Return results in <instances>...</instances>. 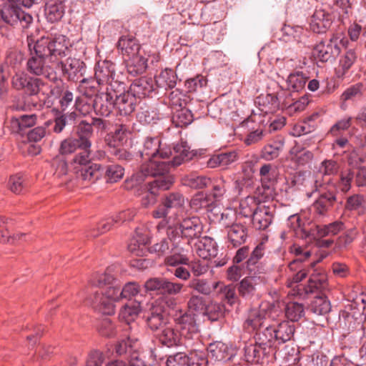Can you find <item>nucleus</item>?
<instances>
[{
	"mask_svg": "<svg viewBox=\"0 0 366 366\" xmlns=\"http://www.w3.org/2000/svg\"><path fill=\"white\" fill-rule=\"evenodd\" d=\"M274 348L262 336V332H256L255 343L244 347V357L248 362L261 363L264 358L272 355Z\"/></svg>",
	"mask_w": 366,
	"mask_h": 366,
	"instance_id": "f8f14e48",
	"label": "nucleus"
},
{
	"mask_svg": "<svg viewBox=\"0 0 366 366\" xmlns=\"http://www.w3.org/2000/svg\"><path fill=\"white\" fill-rule=\"evenodd\" d=\"M284 142L282 140L274 141L265 145L261 152V157L267 161L273 160L280 155Z\"/></svg>",
	"mask_w": 366,
	"mask_h": 366,
	"instance_id": "603ef678",
	"label": "nucleus"
},
{
	"mask_svg": "<svg viewBox=\"0 0 366 366\" xmlns=\"http://www.w3.org/2000/svg\"><path fill=\"white\" fill-rule=\"evenodd\" d=\"M139 156L148 162L141 166L139 171L132 176V181L142 186L141 204L149 207L157 202V197L162 192L168 190L174 182V177L169 172L170 166L177 167L192 159L193 154L185 141L174 144L172 147L162 144L157 137H147L143 142V149Z\"/></svg>",
	"mask_w": 366,
	"mask_h": 366,
	"instance_id": "f257e3e1",
	"label": "nucleus"
},
{
	"mask_svg": "<svg viewBox=\"0 0 366 366\" xmlns=\"http://www.w3.org/2000/svg\"><path fill=\"white\" fill-rule=\"evenodd\" d=\"M130 92L136 99L153 97L157 94V88L154 79L142 77L135 79L130 85Z\"/></svg>",
	"mask_w": 366,
	"mask_h": 366,
	"instance_id": "5701e85b",
	"label": "nucleus"
},
{
	"mask_svg": "<svg viewBox=\"0 0 366 366\" xmlns=\"http://www.w3.org/2000/svg\"><path fill=\"white\" fill-rule=\"evenodd\" d=\"M110 153L113 154L118 160L129 163L134 160V154L128 152L122 147H118V145L114 144L110 149Z\"/></svg>",
	"mask_w": 366,
	"mask_h": 366,
	"instance_id": "338daca9",
	"label": "nucleus"
},
{
	"mask_svg": "<svg viewBox=\"0 0 366 366\" xmlns=\"http://www.w3.org/2000/svg\"><path fill=\"white\" fill-rule=\"evenodd\" d=\"M275 307L269 302L262 303L258 307L251 308L247 313L244 325L251 327L253 330H258L265 325L269 319H274L273 313Z\"/></svg>",
	"mask_w": 366,
	"mask_h": 366,
	"instance_id": "dca6fc26",
	"label": "nucleus"
},
{
	"mask_svg": "<svg viewBox=\"0 0 366 366\" xmlns=\"http://www.w3.org/2000/svg\"><path fill=\"white\" fill-rule=\"evenodd\" d=\"M169 253L164 259L166 266L187 265L189 263L188 251L175 243L172 244Z\"/></svg>",
	"mask_w": 366,
	"mask_h": 366,
	"instance_id": "e433bc0d",
	"label": "nucleus"
},
{
	"mask_svg": "<svg viewBox=\"0 0 366 366\" xmlns=\"http://www.w3.org/2000/svg\"><path fill=\"white\" fill-rule=\"evenodd\" d=\"M246 269L245 263L240 264L233 262V264L227 269V279L230 281L237 282L245 274Z\"/></svg>",
	"mask_w": 366,
	"mask_h": 366,
	"instance_id": "0e129e2a",
	"label": "nucleus"
},
{
	"mask_svg": "<svg viewBox=\"0 0 366 366\" xmlns=\"http://www.w3.org/2000/svg\"><path fill=\"white\" fill-rule=\"evenodd\" d=\"M207 357L215 362H227L235 356V350L222 341L210 342L207 347Z\"/></svg>",
	"mask_w": 366,
	"mask_h": 366,
	"instance_id": "4be33fe9",
	"label": "nucleus"
},
{
	"mask_svg": "<svg viewBox=\"0 0 366 366\" xmlns=\"http://www.w3.org/2000/svg\"><path fill=\"white\" fill-rule=\"evenodd\" d=\"M157 230H166L167 235L171 239H183L188 244L202 235L204 224L197 215H184L176 222L164 219L157 226Z\"/></svg>",
	"mask_w": 366,
	"mask_h": 366,
	"instance_id": "423d86ee",
	"label": "nucleus"
},
{
	"mask_svg": "<svg viewBox=\"0 0 366 366\" xmlns=\"http://www.w3.org/2000/svg\"><path fill=\"white\" fill-rule=\"evenodd\" d=\"M77 114L75 112L61 113L59 112L54 119L53 130L55 133H61L66 125L75 121Z\"/></svg>",
	"mask_w": 366,
	"mask_h": 366,
	"instance_id": "3c124183",
	"label": "nucleus"
},
{
	"mask_svg": "<svg viewBox=\"0 0 366 366\" xmlns=\"http://www.w3.org/2000/svg\"><path fill=\"white\" fill-rule=\"evenodd\" d=\"M141 292L139 285L135 282H129L122 288V298L131 300L136 298Z\"/></svg>",
	"mask_w": 366,
	"mask_h": 366,
	"instance_id": "69168bd1",
	"label": "nucleus"
},
{
	"mask_svg": "<svg viewBox=\"0 0 366 366\" xmlns=\"http://www.w3.org/2000/svg\"><path fill=\"white\" fill-rule=\"evenodd\" d=\"M341 46L345 49V51L340 56L338 66L336 69V75L338 78H343L347 74L358 59L357 46L352 44L347 39H341Z\"/></svg>",
	"mask_w": 366,
	"mask_h": 366,
	"instance_id": "f3484780",
	"label": "nucleus"
},
{
	"mask_svg": "<svg viewBox=\"0 0 366 366\" xmlns=\"http://www.w3.org/2000/svg\"><path fill=\"white\" fill-rule=\"evenodd\" d=\"M295 332V326L290 321L284 320L278 323H273L266 326L261 331L262 336L270 343V346L274 347V345H281L292 340Z\"/></svg>",
	"mask_w": 366,
	"mask_h": 366,
	"instance_id": "9d476101",
	"label": "nucleus"
},
{
	"mask_svg": "<svg viewBox=\"0 0 366 366\" xmlns=\"http://www.w3.org/2000/svg\"><path fill=\"white\" fill-rule=\"evenodd\" d=\"M327 287V277L325 272L314 269L310 274L307 285H298L296 287L297 295L305 298L307 295L319 290H324Z\"/></svg>",
	"mask_w": 366,
	"mask_h": 366,
	"instance_id": "6ab92c4d",
	"label": "nucleus"
},
{
	"mask_svg": "<svg viewBox=\"0 0 366 366\" xmlns=\"http://www.w3.org/2000/svg\"><path fill=\"white\" fill-rule=\"evenodd\" d=\"M307 77L302 71H297L290 73L287 79V88L292 92L302 91L306 84Z\"/></svg>",
	"mask_w": 366,
	"mask_h": 366,
	"instance_id": "49530a36",
	"label": "nucleus"
},
{
	"mask_svg": "<svg viewBox=\"0 0 366 366\" xmlns=\"http://www.w3.org/2000/svg\"><path fill=\"white\" fill-rule=\"evenodd\" d=\"M176 239H171L168 236L167 238L162 239L159 242L153 244L149 250L151 252L156 253L158 256L165 255L169 254L172 248V241Z\"/></svg>",
	"mask_w": 366,
	"mask_h": 366,
	"instance_id": "680f3d73",
	"label": "nucleus"
},
{
	"mask_svg": "<svg viewBox=\"0 0 366 366\" xmlns=\"http://www.w3.org/2000/svg\"><path fill=\"white\" fill-rule=\"evenodd\" d=\"M177 75L176 72L169 68L162 70L159 74L154 76V84L157 89L164 91L174 89L177 85Z\"/></svg>",
	"mask_w": 366,
	"mask_h": 366,
	"instance_id": "f704fd0d",
	"label": "nucleus"
},
{
	"mask_svg": "<svg viewBox=\"0 0 366 366\" xmlns=\"http://www.w3.org/2000/svg\"><path fill=\"white\" fill-rule=\"evenodd\" d=\"M331 15L325 10H315L311 17L310 23V29L315 33L323 34L332 24Z\"/></svg>",
	"mask_w": 366,
	"mask_h": 366,
	"instance_id": "473e14b6",
	"label": "nucleus"
},
{
	"mask_svg": "<svg viewBox=\"0 0 366 366\" xmlns=\"http://www.w3.org/2000/svg\"><path fill=\"white\" fill-rule=\"evenodd\" d=\"M238 159L239 152L236 150L221 152L212 156L207 161V167L209 168L221 167L225 169L232 164L236 162Z\"/></svg>",
	"mask_w": 366,
	"mask_h": 366,
	"instance_id": "2f4dec72",
	"label": "nucleus"
},
{
	"mask_svg": "<svg viewBox=\"0 0 366 366\" xmlns=\"http://www.w3.org/2000/svg\"><path fill=\"white\" fill-rule=\"evenodd\" d=\"M168 99V104L172 111L183 107L188 103V97L178 89L170 92Z\"/></svg>",
	"mask_w": 366,
	"mask_h": 366,
	"instance_id": "6e6d98bb",
	"label": "nucleus"
},
{
	"mask_svg": "<svg viewBox=\"0 0 366 366\" xmlns=\"http://www.w3.org/2000/svg\"><path fill=\"white\" fill-rule=\"evenodd\" d=\"M183 284L177 282H172L163 278L161 294L176 295L179 294L183 289Z\"/></svg>",
	"mask_w": 366,
	"mask_h": 366,
	"instance_id": "e2e57ef3",
	"label": "nucleus"
},
{
	"mask_svg": "<svg viewBox=\"0 0 366 366\" xmlns=\"http://www.w3.org/2000/svg\"><path fill=\"white\" fill-rule=\"evenodd\" d=\"M225 192L224 182L223 180L216 182L212 184V190L206 193L204 197L201 199L200 206L207 207V211H212L215 204L222 200Z\"/></svg>",
	"mask_w": 366,
	"mask_h": 366,
	"instance_id": "cd10ccee",
	"label": "nucleus"
},
{
	"mask_svg": "<svg viewBox=\"0 0 366 366\" xmlns=\"http://www.w3.org/2000/svg\"><path fill=\"white\" fill-rule=\"evenodd\" d=\"M167 366H189V354L184 352H177L168 357Z\"/></svg>",
	"mask_w": 366,
	"mask_h": 366,
	"instance_id": "774afa93",
	"label": "nucleus"
},
{
	"mask_svg": "<svg viewBox=\"0 0 366 366\" xmlns=\"http://www.w3.org/2000/svg\"><path fill=\"white\" fill-rule=\"evenodd\" d=\"M148 67V59L140 54L129 57L127 62V72L133 76L142 74Z\"/></svg>",
	"mask_w": 366,
	"mask_h": 366,
	"instance_id": "ea45409f",
	"label": "nucleus"
},
{
	"mask_svg": "<svg viewBox=\"0 0 366 366\" xmlns=\"http://www.w3.org/2000/svg\"><path fill=\"white\" fill-rule=\"evenodd\" d=\"M94 77L99 85H107L110 90L119 92L124 89V82L115 72V64L109 60L99 61L94 67Z\"/></svg>",
	"mask_w": 366,
	"mask_h": 366,
	"instance_id": "1a4fd4ad",
	"label": "nucleus"
},
{
	"mask_svg": "<svg viewBox=\"0 0 366 366\" xmlns=\"http://www.w3.org/2000/svg\"><path fill=\"white\" fill-rule=\"evenodd\" d=\"M156 337L162 345L169 348L184 346L185 342L177 328L173 327L169 323L157 333Z\"/></svg>",
	"mask_w": 366,
	"mask_h": 366,
	"instance_id": "393cba45",
	"label": "nucleus"
},
{
	"mask_svg": "<svg viewBox=\"0 0 366 366\" xmlns=\"http://www.w3.org/2000/svg\"><path fill=\"white\" fill-rule=\"evenodd\" d=\"M341 39L337 34H332L329 39L320 41L313 48L315 59L321 63L335 60L340 54Z\"/></svg>",
	"mask_w": 366,
	"mask_h": 366,
	"instance_id": "9b49d317",
	"label": "nucleus"
},
{
	"mask_svg": "<svg viewBox=\"0 0 366 366\" xmlns=\"http://www.w3.org/2000/svg\"><path fill=\"white\" fill-rule=\"evenodd\" d=\"M140 343L134 337H129L122 340L115 345L114 351L117 355L132 361V366H145V362L140 357Z\"/></svg>",
	"mask_w": 366,
	"mask_h": 366,
	"instance_id": "ddd939ff",
	"label": "nucleus"
},
{
	"mask_svg": "<svg viewBox=\"0 0 366 366\" xmlns=\"http://www.w3.org/2000/svg\"><path fill=\"white\" fill-rule=\"evenodd\" d=\"M66 5L62 0H48L45 4L44 15L47 21L58 22L64 17Z\"/></svg>",
	"mask_w": 366,
	"mask_h": 366,
	"instance_id": "72a5a7b5",
	"label": "nucleus"
},
{
	"mask_svg": "<svg viewBox=\"0 0 366 366\" xmlns=\"http://www.w3.org/2000/svg\"><path fill=\"white\" fill-rule=\"evenodd\" d=\"M56 86L51 89V94L58 96L59 98V104L61 109L60 112H65L70 106L74 104V94L68 89H65L62 80L56 83Z\"/></svg>",
	"mask_w": 366,
	"mask_h": 366,
	"instance_id": "4c0bfd02",
	"label": "nucleus"
},
{
	"mask_svg": "<svg viewBox=\"0 0 366 366\" xmlns=\"http://www.w3.org/2000/svg\"><path fill=\"white\" fill-rule=\"evenodd\" d=\"M182 184L193 189H202L211 185L212 180L207 176L192 172L182 177Z\"/></svg>",
	"mask_w": 366,
	"mask_h": 366,
	"instance_id": "58836bf2",
	"label": "nucleus"
},
{
	"mask_svg": "<svg viewBox=\"0 0 366 366\" xmlns=\"http://www.w3.org/2000/svg\"><path fill=\"white\" fill-rule=\"evenodd\" d=\"M290 251L296 257V258L289 264L290 270H295L297 264H304L303 262L311 256V251L310 249L296 244L290 247Z\"/></svg>",
	"mask_w": 366,
	"mask_h": 366,
	"instance_id": "09e8293b",
	"label": "nucleus"
},
{
	"mask_svg": "<svg viewBox=\"0 0 366 366\" xmlns=\"http://www.w3.org/2000/svg\"><path fill=\"white\" fill-rule=\"evenodd\" d=\"M309 309L317 315H325L331 310L330 301L325 295L317 296L311 302Z\"/></svg>",
	"mask_w": 366,
	"mask_h": 366,
	"instance_id": "a18cd8bd",
	"label": "nucleus"
},
{
	"mask_svg": "<svg viewBox=\"0 0 366 366\" xmlns=\"http://www.w3.org/2000/svg\"><path fill=\"white\" fill-rule=\"evenodd\" d=\"M162 204L168 210L172 208H179L184 204V197L178 192H171L165 196L162 201Z\"/></svg>",
	"mask_w": 366,
	"mask_h": 366,
	"instance_id": "052dcab7",
	"label": "nucleus"
},
{
	"mask_svg": "<svg viewBox=\"0 0 366 366\" xmlns=\"http://www.w3.org/2000/svg\"><path fill=\"white\" fill-rule=\"evenodd\" d=\"M145 319L148 328L157 333L169 324L164 300L157 299L152 303Z\"/></svg>",
	"mask_w": 366,
	"mask_h": 366,
	"instance_id": "2eb2a0df",
	"label": "nucleus"
},
{
	"mask_svg": "<svg viewBox=\"0 0 366 366\" xmlns=\"http://www.w3.org/2000/svg\"><path fill=\"white\" fill-rule=\"evenodd\" d=\"M91 285L100 290L94 291L93 295L88 298L94 310L105 315L114 314V302L122 299V288L110 270L108 269L103 274H96L91 280Z\"/></svg>",
	"mask_w": 366,
	"mask_h": 366,
	"instance_id": "39448f33",
	"label": "nucleus"
},
{
	"mask_svg": "<svg viewBox=\"0 0 366 366\" xmlns=\"http://www.w3.org/2000/svg\"><path fill=\"white\" fill-rule=\"evenodd\" d=\"M70 40L63 34H56L51 38L43 37L34 44H29V58L26 70L36 76H42L49 81H60L56 71L47 62H56L70 54Z\"/></svg>",
	"mask_w": 366,
	"mask_h": 366,
	"instance_id": "f03ea898",
	"label": "nucleus"
},
{
	"mask_svg": "<svg viewBox=\"0 0 366 366\" xmlns=\"http://www.w3.org/2000/svg\"><path fill=\"white\" fill-rule=\"evenodd\" d=\"M337 171L338 165L332 159L323 161L319 167L317 177L323 179L315 180V192L318 193V197L312 205V211L317 219L326 216L337 201L336 182L330 177Z\"/></svg>",
	"mask_w": 366,
	"mask_h": 366,
	"instance_id": "20e7f679",
	"label": "nucleus"
},
{
	"mask_svg": "<svg viewBox=\"0 0 366 366\" xmlns=\"http://www.w3.org/2000/svg\"><path fill=\"white\" fill-rule=\"evenodd\" d=\"M41 0H8L0 9V34L6 35L9 27L27 29L33 22L32 16L24 11L21 6L30 8Z\"/></svg>",
	"mask_w": 366,
	"mask_h": 366,
	"instance_id": "0eeeda50",
	"label": "nucleus"
},
{
	"mask_svg": "<svg viewBox=\"0 0 366 366\" xmlns=\"http://www.w3.org/2000/svg\"><path fill=\"white\" fill-rule=\"evenodd\" d=\"M219 293L223 301L229 305L232 306L238 301V296L236 293V288L233 285H219Z\"/></svg>",
	"mask_w": 366,
	"mask_h": 366,
	"instance_id": "13d9d810",
	"label": "nucleus"
},
{
	"mask_svg": "<svg viewBox=\"0 0 366 366\" xmlns=\"http://www.w3.org/2000/svg\"><path fill=\"white\" fill-rule=\"evenodd\" d=\"M285 315L290 322H297L305 316V307L297 302H290L285 306Z\"/></svg>",
	"mask_w": 366,
	"mask_h": 366,
	"instance_id": "8fccbe9b",
	"label": "nucleus"
},
{
	"mask_svg": "<svg viewBox=\"0 0 366 366\" xmlns=\"http://www.w3.org/2000/svg\"><path fill=\"white\" fill-rule=\"evenodd\" d=\"M91 141L69 137L61 141L59 153L62 155L77 152L71 162V167L77 179L89 183H94L102 178L103 169L100 164L91 160Z\"/></svg>",
	"mask_w": 366,
	"mask_h": 366,
	"instance_id": "7ed1b4c3",
	"label": "nucleus"
},
{
	"mask_svg": "<svg viewBox=\"0 0 366 366\" xmlns=\"http://www.w3.org/2000/svg\"><path fill=\"white\" fill-rule=\"evenodd\" d=\"M117 46L123 55H127L129 57L139 54L140 46L134 38L125 36L120 37L117 42Z\"/></svg>",
	"mask_w": 366,
	"mask_h": 366,
	"instance_id": "37998d69",
	"label": "nucleus"
},
{
	"mask_svg": "<svg viewBox=\"0 0 366 366\" xmlns=\"http://www.w3.org/2000/svg\"><path fill=\"white\" fill-rule=\"evenodd\" d=\"M113 91L107 88L105 92H98L93 101V108L95 114L101 117H109L115 109Z\"/></svg>",
	"mask_w": 366,
	"mask_h": 366,
	"instance_id": "412c9836",
	"label": "nucleus"
},
{
	"mask_svg": "<svg viewBox=\"0 0 366 366\" xmlns=\"http://www.w3.org/2000/svg\"><path fill=\"white\" fill-rule=\"evenodd\" d=\"M227 229L228 242L234 247H238L246 242L248 237V228L242 224L233 223L231 225L224 224Z\"/></svg>",
	"mask_w": 366,
	"mask_h": 366,
	"instance_id": "c756f323",
	"label": "nucleus"
},
{
	"mask_svg": "<svg viewBox=\"0 0 366 366\" xmlns=\"http://www.w3.org/2000/svg\"><path fill=\"white\" fill-rule=\"evenodd\" d=\"M310 212L312 215V219L316 222V223L312 226V232H315V236L316 234L320 237L333 236L344 229V224L340 221H335L332 223L323 225L319 224L318 222L324 218V217L320 219L316 218L312 211V207H310ZM328 212L329 211L327 212L326 217L328 215Z\"/></svg>",
	"mask_w": 366,
	"mask_h": 366,
	"instance_id": "7c9ffc66",
	"label": "nucleus"
},
{
	"mask_svg": "<svg viewBox=\"0 0 366 366\" xmlns=\"http://www.w3.org/2000/svg\"><path fill=\"white\" fill-rule=\"evenodd\" d=\"M172 122L176 127H183L190 124L193 120V114L186 106L172 111Z\"/></svg>",
	"mask_w": 366,
	"mask_h": 366,
	"instance_id": "a19ab883",
	"label": "nucleus"
},
{
	"mask_svg": "<svg viewBox=\"0 0 366 366\" xmlns=\"http://www.w3.org/2000/svg\"><path fill=\"white\" fill-rule=\"evenodd\" d=\"M44 84L41 79L31 76L26 73L16 74L12 79L13 86L23 90L26 96L31 97H37Z\"/></svg>",
	"mask_w": 366,
	"mask_h": 366,
	"instance_id": "a211bd4d",
	"label": "nucleus"
},
{
	"mask_svg": "<svg viewBox=\"0 0 366 366\" xmlns=\"http://www.w3.org/2000/svg\"><path fill=\"white\" fill-rule=\"evenodd\" d=\"M239 295L246 300L257 299L259 295L257 292L259 284V277L256 276H247L237 285Z\"/></svg>",
	"mask_w": 366,
	"mask_h": 366,
	"instance_id": "a878e982",
	"label": "nucleus"
},
{
	"mask_svg": "<svg viewBox=\"0 0 366 366\" xmlns=\"http://www.w3.org/2000/svg\"><path fill=\"white\" fill-rule=\"evenodd\" d=\"M275 208L273 206L258 205L253 213L252 223L258 229H266L272 222Z\"/></svg>",
	"mask_w": 366,
	"mask_h": 366,
	"instance_id": "bb28decb",
	"label": "nucleus"
},
{
	"mask_svg": "<svg viewBox=\"0 0 366 366\" xmlns=\"http://www.w3.org/2000/svg\"><path fill=\"white\" fill-rule=\"evenodd\" d=\"M71 50L70 49V51ZM71 54L68 56H69ZM57 62L58 68L61 69L62 76L69 81L86 83L88 80L84 78L86 66L79 59L68 57L65 61L61 59Z\"/></svg>",
	"mask_w": 366,
	"mask_h": 366,
	"instance_id": "4468645a",
	"label": "nucleus"
},
{
	"mask_svg": "<svg viewBox=\"0 0 366 366\" xmlns=\"http://www.w3.org/2000/svg\"><path fill=\"white\" fill-rule=\"evenodd\" d=\"M221 282L209 278H192L188 287L193 291L203 296H211L219 287Z\"/></svg>",
	"mask_w": 366,
	"mask_h": 366,
	"instance_id": "c85d7f7f",
	"label": "nucleus"
},
{
	"mask_svg": "<svg viewBox=\"0 0 366 366\" xmlns=\"http://www.w3.org/2000/svg\"><path fill=\"white\" fill-rule=\"evenodd\" d=\"M36 114H23L19 117H14L10 121L11 130L14 133L24 135L26 129L32 127L36 122Z\"/></svg>",
	"mask_w": 366,
	"mask_h": 366,
	"instance_id": "c9c22d12",
	"label": "nucleus"
},
{
	"mask_svg": "<svg viewBox=\"0 0 366 366\" xmlns=\"http://www.w3.org/2000/svg\"><path fill=\"white\" fill-rule=\"evenodd\" d=\"M138 121L143 124H154L160 119L158 110L152 107L141 108L137 114Z\"/></svg>",
	"mask_w": 366,
	"mask_h": 366,
	"instance_id": "de8ad7c7",
	"label": "nucleus"
},
{
	"mask_svg": "<svg viewBox=\"0 0 366 366\" xmlns=\"http://www.w3.org/2000/svg\"><path fill=\"white\" fill-rule=\"evenodd\" d=\"M174 321L180 335L185 340V347L192 348L199 345V329L194 313L180 311L174 315Z\"/></svg>",
	"mask_w": 366,
	"mask_h": 366,
	"instance_id": "6e6552de",
	"label": "nucleus"
},
{
	"mask_svg": "<svg viewBox=\"0 0 366 366\" xmlns=\"http://www.w3.org/2000/svg\"><path fill=\"white\" fill-rule=\"evenodd\" d=\"M114 98L115 109L122 116L130 115L136 108L137 99L130 92H125V84L124 89L119 92L117 89L112 90Z\"/></svg>",
	"mask_w": 366,
	"mask_h": 366,
	"instance_id": "aec40b11",
	"label": "nucleus"
},
{
	"mask_svg": "<svg viewBox=\"0 0 366 366\" xmlns=\"http://www.w3.org/2000/svg\"><path fill=\"white\" fill-rule=\"evenodd\" d=\"M140 310V300H135L134 302L125 304L120 310L119 316L120 319L129 324L139 315Z\"/></svg>",
	"mask_w": 366,
	"mask_h": 366,
	"instance_id": "c03bdc74",
	"label": "nucleus"
},
{
	"mask_svg": "<svg viewBox=\"0 0 366 366\" xmlns=\"http://www.w3.org/2000/svg\"><path fill=\"white\" fill-rule=\"evenodd\" d=\"M194 244L192 249L196 254L204 259L215 257L218 254V245L216 241L208 236H201Z\"/></svg>",
	"mask_w": 366,
	"mask_h": 366,
	"instance_id": "b1692460",
	"label": "nucleus"
},
{
	"mask_svg": "<svg viewBox=\"0 0 366 366\" xmlns=\"http://www.w3.org/2000/svg\"><path fill=\"white\" fill-rule=\"evenodd\" d=\"M208 357L203 350L192 348L189 352V366H207Z\"/></svg>",
	"mask_w": 366,
	"mask_h": 366,
	"instance_id": "bf43d9fd",
	"label": "nucleus"
},
{
	"mask_svg": "<svg viewBox=\"0 0 366 366\" xmlns=\"http://www.w3.org/2000/svg\"><path fill=\"white\" fill-rule=\"evenodd\" d=\"M129 133V127L125 124L119 125L112 134V139L109 142L110 149L113 147L114 144L118 145V147L124 145L127 141Z\"/></svg>",
	"mask_w": 366,
	"mask_h": 366,
	"instance_id": "864d4df0",
	"label": "nucleus"
},
{
	"mask_svg": "<svg viewBox=\"0 0 366 366\" xmlns=\"http://www.w3.org/2000/svg\"><path fill=\"white\" fill-rule=\"evenodd\" d=\"M264 244L259 243L249 253V257L245 262L247 269L249 272L254 270L255 265L263 257L264 254Z\"/></svg>",
	"mask_w": 366,
	"mask_h": 366,
	"instance_id": "4d7b16f0",
	"label": "nucleus"
},
{
	"mask_svg": "<svg viewBox=\"0 0 366 366\" xmlns=\"http://www.w3.org/2000/svg\"><path fill=\"white\" fill-rule=\"evenodd\" d=\"M104 172L102 177L105 174V177L107 179V182L113 183L117 182L120 180L124 174V169L122 166L119 164H110L107 166L106 168L103 167L102 165Z\"/></svg>",
	"mask_w": 366,
	"mask_h": 366,
	"instance_id": "5fc2aeb1",
	"label": "nucleus"
},
{
	"mask_svg": "<svg viewBox=\"0 0 366 366\" xmlns=\"http://www.w3.org/2000/svg\"><path fill=\"white\" fill-rule=\"evenodd\" d=\"M286 224L290 229L298 234L300 232L302 233V237H315V232H312V226L307 228L305 224L302 223L300 216L297 214L290 215L286 222Z\"/></svg>",
	"mask_w": 366,
	"mask_h": 366,
	"instance_id": "79ce46f5",
	"label": "nucleus"
}]
</instances>
